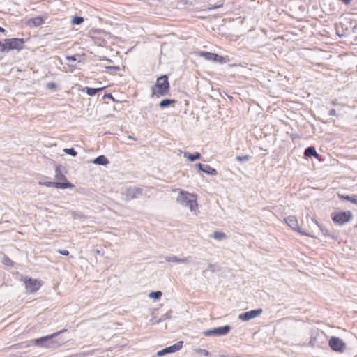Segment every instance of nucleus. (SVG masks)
<instances>
[{"label":"nucleus","instance_id":"obj_19","mask_svg":"<svg viewBox=\"0 0 357 357\" xmlns=\"http://www.w3.org/2000/svg\"><path fill=\"white\" fill-rule=\"evenodd\" d=\"M93 163L105 165L109 163V160L105 155H100L94 160Z\"/></svg>","mask_w":357,"mask_h":357},{"label":"nucleus","instance_id":"obj_3","mask_svg":"<svg viewBox=\"0 0 357 357\" xmlns=\"http://www.w3.org/2000/svg\"><path fill=\"white\" fill-rule=\"evenodd\" d=\"M331 220L337 225H344L353 219V213L351 211H338L331 213Z\"/></svg>","mask_w":357,"mask_h":357},{"label":"nucleus","instance_id":"obj_9","mask_svg":"<svg viewBox=\"0 0 357 357\" xmlns=\"http://www.w3.org/2000/svg\"><path fill=\"white\" fill-rule=\"evenodd\" d=\"M230 327L229 326H225L218 327L212 330H208L204 333L206 336L210 335H223L229 333Z\"/></svg>","mask_w":357,"mask_h":357},{"label":"nucleus","instance_id":"obj_24","mask_svg":"<svg viewBox=\"0 0 357 357\" xmlns=\"http://www.w3.org/2000/svg\"><path fill=\"white\" fill-rule=\"evenodd\" d=\"M213 236L216 240H222L226 237V235L222 231H215Z\"/></svg>","mask_w":357,"mask_h":357},{"label":"nucleus","instance_id":"obj_5","mask_svg":"<svg viewBox=\"0 0 357 357\" xmlns=\"http://www.w3.org/2000/svg\"><path fill=\"white\" fill-rule=\"evenodd\" d=\"M284 222L287 224L289 227H290L293 230L298 232L301 235L307 236L312 238H315L314 236L310 235L305 231H303L298 224V219L294 215H289L284 218Z\"/></svg>","mask_w":357,"mask_h":357},{"label":"nucleus","instance_id":"obj_27","mask_svg":"<svg viewBox=\"0 0 357 357\" xmlns=\"http://www.w3.org/2000/svg\"><path fill=\"white\" fill-rule=\"evenodd\" d=\"M0 51L1 52H8L9 51L8 45L5 40H4L3 43H1L0 41Z\"/></svg>","mask_w":357,"mask_h":357},{"label":"nucleus","instance_id":"obj_10","mask_svg":"<svg viewBox=\"0 0 357 357\" xmlns=\"http://www.w3.org/2000/svg\"><path fill=\"white\" fill-rule=\"evenodd\" d=\"M39 185H44L46 187H54L59 189L73 188L74 185L71 183H59V182H39Z\"/></svg>","mask_w":357,"mask_h":357},{"label":"nucleus","instance_id":"obj_1","mask_svg":"<svg viewBox=\"0 0 357 357\" xmlns=\"http://www.w3.org/2000/svg\"><path fill=\"white\" fill-rule=\"evenodd\" d=\"M178 190V196L176 198V201L188 207L189 209L195 212V214H197L198 212V203H197V196L195 194L190 193L183 190Z\"/></svg>","mask_w":357,"mask_h":357},{"label":"nucleus","instance_id":"obj_33","mask_svg":"<svg viewBox=\"0 0 357 357\" xmlns=\"http://www.w3.org/2000/svg\"><path fill=\"white\" fill-rule=\"evenodd\" d=\"M199 352L202 354H204V355H205V356H208V354H209L208 351L207 350H206V349H199Z\"/></svg>","mask_w":357,"mask_h":357},{"label":"nucleus","instance_id":"obj_31","mask_svg":"<svg viewBox=\"0 0 357 357\" xmlns=\"http://www.w3.org/2000/svg\"><path fill=\"white\" fill-rule=\"evenodd\" d=\"M47 88L50 90H53V89H55L56 87V85L55 83L54 82H49L46 85Z\"/></svg>","mask_w":357,"mask_h":357},{"label":"nucleus","instance_id":"obj_6","mask_svg":"<svg viewBox=\"0 0 357 357\" xmlns=\"http://www.w3.org/2000/svg\"><path fill=\"white\" fill-rule=\"evenodd\" d=\"M330 348L336 352H343L346 348L345 342L340 338L337 337H331L328 340Z\"/></svg>","mask_w":357,"mask_h":357},{"label":"nucleus","instance_id":"obj_36","mask_svg":"<svg viewBox=\"0 0 357 357\" xmlns=\"http://www.w3.org/2000/svg\"><path fill=\"white\" fill-rule=\"evenodd\" d=\"M344 4L349 5L351 3L352 0H341Z\"/></svg>","mask_w":357,"mask_h":357},{"label":"nucleus","instance_id":"obj_25","mask_svg":"<svg viewBox=\"0 0 357 357\" xmlns=\"http://www.w3.org/2000/svg\"><path fill=\"white\" fill-rule=\"evenodd\" d=\"M56 178L58 180H61V183H70L66 178V177L63 174H62L60 171H57Z\"/></svg>","mask_w":357,"mask_h":357},{"label":"nucleus","instance_id":"obj_15","mask_svg":"<svg viewBox=\"0 0 357 357\" xmlns=\"http://www.w3.org/2000/svg\"><path fill=\"white\" fill-rule=\"evenodd\" d=\"M338 197L341 200L349 201L351 203L357 205V195H345L338 194Z\"/></svg>","mask_w":357,"mask_h":357},{"label":"nucleus","instance_id":"obj_14","mask_svg":"<svg viewBox=\"0 0 357 357\" xmlns=\"http://www.w3.org/2000/svg\"><path fill=\"white\" fill-rule=\"evenodd\" d=\"M197 167L200 170L207 173L208 174L215 175L217 174V171L215 169L211 167L209 165H204L201 163H199L197 164Z\"/></svg>","mask_w":357,"mask_h":357},{"label":"nucleus","instance_id":"obj_28","mask_svg":"<svg viewBox=\"0 0 357 357\" xmlns=\"http://www.w3.org/2000/svg\"><path fill=\"white\" fill-rule=\"evenodd\" d=\"M84 19L82 17L76 16L73 20V24H80L83 22Z\"/></svg>","mask_w":357,"mask_h":357},{"label":"nucleus","instance_id":"obj_11","mask_svg":"<svg viewBox=\"0 0 357 357\" xmlns=\"http://www.w3.org/2000/svg\"><path fill=\"white\" fill-rule=\"evenodd\" d=\"M183 342L182 341L178 342L177 343L170 347H166L160 351H158L157 355L162 356L167 354L174 353L180 350L183 347Z\"/></svg>","mask_w":357,"mask_h":357},{"label":"nucleus","instance_id":"obj_29","mask_svg":"<svg viewBox=\"0 0 357 357\" xmlns=\"http://www.w3.org/2000/svg\"><path fill=\"white\" fill-rule=\"evenodd\" d=\"M63 151L65 153H66L67 154H69V155H73V156H76L77 154V152L73 148L64 149Z\"/></svg>","mask_w":357,"mask_h":357},{"label":"nucleus","instance_id":"obj_37","mask_svg":"<svg viewBox=\"0 0 357 357\" xmlns=\"http://www.w3.org/2000/svg\"><path fill=\"white\" fill-rule=\"evenodd\" d=\"M4 261H5V264H8V262H11L10 259L8 257H6L4 258Z\"/></svg>","mask_w":357,"mask_h":357},{"label":"nucleus","instance_id":"obj_40","mask_svg":"<svg viewBox=\"0 0 357 357\" xmlns=\"http://www.w3.org/2000/svg\"><path fill=\"white\" fill-rule=\"evenodd\" d=\"M105 96H107L109 98H112V96L111 94L105 95Z\"/></svg>","mask_w":357,"mask_h":357},{"label":"nucleus","instance_id":"obj_34","mask_svg":"<svg viewBox=\"0 0 357 357\" xmlns=\"http://www.w3.org/2000/svg\"><path fill=\"white\" fill-rule=\"evenodd\" d=\"M336 114H337L336 113V110L334 109H331L330 112H329V115L330 116H335Z\"/></svg>","mask_w":357,"mask_h":357},{"label":"nucleus","instance_id":"obj_16","mask_svg":"<svg viewBox=\"0 0 357 357\" xmlns=\"http://www.w3.org/2000/svg\"><path fill=\"white\" fill-rule=\"evenodd\" d=\"M197 54L199 56L204 57L205 59H206L208 61H215V53L200 51L197 53Z\"/></svg>","mask_w":357,"mask_h":357},{"label":"nucleus","instance_id":"obj_12","mask_svg":"<svg viewBox=\"0 0 357 357\" xmlns=\"http://www.w3.org/2000/svg\"><path fill=\"white\" fill-rule=\"evenodd\" d=\"M66 330L64 329V330H61L57 333H52L50 335H47V336H44V337H40V338H37V339H35L34 340H33V342L36 344V345H40V343L43 341H46L47 340H50V339H52L56 336H57L59 334L66 331Z\"/></svg>","mask_w":357,"mask_h":357},{"label":"nucleus","instance_id":"obj_17","mask_svg":"<svg viewBox=\"0 0 357 357\" xmlns=\"http://www.w3.org/2000/svg\"><path fill=\"white\" fill-rule=\"evenodd\" d=\"M304 155L305 157L314 156L317 159H319V155L317 153L316 149L311 146L305 150Z\"/></svg>","mask_w":357,"mask_h":357},{"label":"nucleus","instance_id":"obj_20","mask_svg":"<svg viewBox=\"0 0 357 357\" xmlns=\"http://www.w3.org/2000/svg\"><path fill=\"white\" fill-rule=\"evenodd\" d=\"M176 103V100H173V99H165V100H162L159 105L161 108H164V107H168L169 105H174V104Z\"/></svg>","mask_w":357,"mask_h":357},{"label":"nucleus","instance_id":"obj_4","mask_svg":"<svg viewBox=\"0 0 357 357\" xmlns=\"http://www.w3.org/2000/svg\"><path fill=\"white\" fill-rule=\"evenodd\" d=\"M22 281L25 284L26 291L30 294L36 293L43 284L40 280L28 277L23 278Z\"/></svg>","mask_w":357,"mask_h":357},{"label":"nucleus","instance_id":"obj_18","mask_svg":"<svg viewBox=\"0 0 357 357\" xmlns=\"http://www.w3.org/2000/svg\"><path fill=\"white\" fill-rule=\"evenodd\" d=\"M105 89V86L98 88V89L85 87L82 89V91L84 92H86L89 96H95L97 93V92L102 91Z\"/></svg>","mask_w":357,"mask_h":357},{"label":"nucleus","instance_id":"obj_8","mask_svg":"<svg viewBox=\"0 0 357 357\" xmlns=\"http://www.w3.org/2000/svg\"><path fill=\"white\" fill-rule=\"evenodd\" d=\"M262 312H263V310L261 308L257 309V310H250V311L240 314L238 316V319L242 321H249L252 319H254V318L261 315L262 314Z\"/></svg>","mask_w":357,"mask_h":357},{"label":"nucleus","instance_id":"obj_2","mask_svg":"<svg viewBox=\"0 0 357 357\" xmlns=\"http://www.w3.org/2000/svg\"><path fill=\"white\" fill-rule=\"evenodd\" d=\"M169 82L167 75L159 77L155 84L151 86V96L159 98L166 96L169 91Z\"/></svg>","mask_w":357,"mask_h":357},{"label":"nucleus","instance_id":"obj_35","mask_svg":"<svg viewBox=\"0 0 357 357\" xmlns=\"http://www.w3.org/2000/svg\"><path fill=\"white\" fill-rule=\"evenodd\" d=\"M107 68L108 69H114L116 70H119L120 68L119 66H107Z\"/></svg>","mask_w":357,"mask_h":357},{"label":"nucleus","instance_id":"obj_23","mask_svg":"<svg viewBox=\"0 0 357 357\" xmlns=\"http://www.w3.org/2000/svg\"><path fill=\"white\" fill-rule=\"evenodd\" d=\"M215 62H218L220 63H225L229 61V59L227 56H222L217 54H215Z\"/></svg>","mask_w":357,"mask_h":357},{"label":"nucleus","instance_id":"obj_32","mask_svg":"<svg viewBox=\"0 0 357 357\" xmlns=\"http://www.w3.org/2000/svg\"><path fill=\"white\" fill-rule=\"evenodd\" d=\"M58 252L66 256L69 255V252L67 250H59Z\"/></svg>","mask_w":357,"mask_h":357},{"label":"nucleus","instance_id":"obj_39","mask_svg":"<svg viewBox=\"0 0 357 357\" xmlns=\"http://www.w3.org/2000/svg\"><path fill=\"white\" fill-rule=\"evenodd\" d=\"M5 31H6V30L0 26V32L4 33Z\"/></svg>","mask_w":357,"mask_h":357},{"label":"nucleus","instance_id":"obj_22","mask_svg":"<svg viewBox=\"0 0 357 357\" xmlns=\"http://www.w3.org/2000/svg\"><path fill=\"white\" fill-rule=\"evenodd\" d=\"M167 261L169 262H176V263H187L188 261V259H179L176 257H169L167 259Z\"/></svg>","mask_w":357,"mask_h":357},{"label":"nucleus","instance_id":"obj_7","mask_svg":"<svg viewBox=\"0 0 357 357\" xmlns=\"http://www.w3.org/2000/svg\"><path fill=\"white\" fill-rule=\"evenodd\" d=\"M9 51L13 50H22L24 45V40L23 38H10V39H6L5 40Z\"/></svg>","mask_w":357,"mask_h":357},{"label":"nucleus","instance_id":"obj_30","mask_svg":"<svg viewBox=\"0 0 357 357\" xmlns=\"http://www.w3.org/2000/svg\"><path fill=\"white\" fill-rule=\"evenodd\" d=\"M250 158V156L249 155H243V156H237L236 157V160L238 161V162H245V161H248L249 160Z\"/></svg>","mask_w":357,"mask_h":357},{"label":"nucleus","instance_id":"obj_26","mask_svg":"<svg viewBox=\"0 0 357 357\" xmlns=\"http://www.w3.org/2000/svg\"><path fill=\"white\" fill-rule=\"evenodd\" d=\"M161 296H162V293L160 291H153L149 294V297L151 298H154V299H158L161 297Z\"/></svg>","mask_w":357,"mask_h":357},{"label":"nucleus","instance_id":"obj_21","mask_svg":"<svg viewBox=\"0 0 357 357\" xmlns=\"http://www.w3.org/2000/svg\"><path fill=\"white\" fill-rule=\"evenodd\" d=\"M184 157L189 160L190 161H195L200 158L201 155L199 153L196 152L193 154L189 153H185Z\"/></svg>","mask_w":357,"mask_h":357},{"label":"nucleus","instance_id":"obj_13","mask_svg":"<svg viewBox=\"0 0 357 357\" xmlns=\"http://www.w3.org/2000/svg\"><path fill=\"white\" fill-rule=\"evenodd\" d=\"M44 22V20L40 16H37L33 18H31L28 20L27 24L29 26H38L41 24H43Z\"/></svg>","mask_w":357,"mask_h":357},{"label":"nucleus","instance_id":"obj_38","mask_svg":"<svg viewBox=\"0 0 357 357\" xmlns=\"http://www.w3.org/2000/svg\"><path fill=\"white\" fill-rule=\"evenodd\" d=\"M68 60L75 61V58L74 56H69V57H68Z\"/></svg>","mask_w":357,"mask_h":357}]
</instances>
